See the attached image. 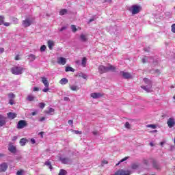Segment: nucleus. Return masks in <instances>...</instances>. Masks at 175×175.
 I'll use <instances>...</instances> for the list:
<instances>
[{
  "instance_id": "nucleus-16",
  "label": "nucleus",
  "mask_w": 175,
  "mask_h": 175,
  "mask_svg": "<svg viewBox=\"0 0 175 175\" xmlns=\"http://www.w3.org/2000/svg\"><path fill=\"white\" fill-rule=\"evenodd\" d=\"M8 150L10 152H12V154H16V146H14V145L10 144L8 147Z\"/></svg>"
},
{
  "instance_id": "nucleus-59",
  "label": "nucleus",
  "mask_w": 175,
  "mask_h": 175,
  "mask_svg": "<svg viewBox=\"0 0 175 175\" xmlns=\"http://www.w3.org/2000/svg\"><path fill=\"white\" fill-rule=\"evenodd\" d=\"M66 28V27H63L60 29V31H64V29Z\"/></svg>"
},
{
  "instance_id": "nucleus-1",
  "label": "nucleus",
  "mask_w": 175,
  "mask_h": 175,
  "mask_svg": "<svg viewBox=\"0 0 175 175\" xmlns=\"http://www.w3.org/2000/svg\"><path fill=\"white\" fill-rule=\"evenodd\" d=\"M144 83H145V84H148V85L142 86V90H144L146 92H151V88L152 87V83H151V81L147 78H144Z\"/></svg>"
},
{
  "instance_id": "nucleus-46",
  "label": "nucleus",
  "mask_w": 175,
  "mask_h": 175,
  "mask_svg": "<svg viewBox=\"0 0 175 175\" xmlns=\"http://www.w3.org/2000/svg\"><path fill=\"white\" fill-rule=\"evenodd\" d=\"M64 99L66 102H70V99L69 98V97H64Z\"/></svg>"
},
{
  "instance_id": "nucleus-35",
  "label": "nucleus",
  "mask_w": 175,
  "mask_h": 175,
  "mask_svg": "<svg viewBox=\"0 0 175 175\" xmlns=\"http://www.w3.org/2000/svg\"><path fill=\"white\" fill-rule=\"evenodd\" d=\"M71 29L72 31V32H76V31H77V28H76V25H71Z\"/></svg>"
},
{
  "instance_id": "nucleus-49",
  "label": "nucleus",
  "mask_w": 175,
  "mask_h": 175,
  "mask_svg": "<svg viewBox=\"0 0 175 175\" xmlns=\"http://www.w3.org/2000/svg\"><path fill=\"white\" fill-rule=\"evenodd\" d=\"M9 103L10 105H14V101L13 100V99H10Z\"/></svg>"
},
{
  "instance_id": "nucleus-63",
  "label": "nucleus",
  "mask_w": 175,
  "mask_h": 175,
  "mask_svg": "<svg viewBox=\"0 0 175 175\" xmlns=\"http://www.w3.org/2000/svg\"><path fill=\"white\" fill-rule=\"evenodd\" d=\"M150 146H151V147H153L154 146V144L152 142H150Z\"/></svg>"
},
{
  "instance_id": "nucleus-44",
  "label": "nucleus",
  "mask_w": 175,
  "mask_h": 175,
  "mask_svg": "<svg viewBox=\"0 0 175 175\" xmlns=\"http://www.w3.org/2000/svg\"><path fill=\"white\" fill-rule=\"evenodd\" d=\"M137 167H139V166L137 165H136V164H133L132 165V169L136 170V169H137Z\"/></svg>"
},
{
  "instance_id": "nucleus-39",
  "label": "nucleus",
  "mask_w": 175,
  "mask_h": 175,
  "mask_svg": "<svg viewBox=\"0 0 175 175\" xmlns=\"http://www.w3.org/2000/svg\"><path fill=\"white\" fill-rule=\"evenodd\" d=\"M49 91H50V88H49V87H45V88L42 90L43 92H49Z\"/></svg>"
},
{
  "instance_id": "nucleus-7",
  "label": "nucleus",
  "mask_w": 175,
  "mask_h": 175,
  "mask_svg": "<svg viewBox=\"0 0 175 175\" xmlns=\"http://www.w3.org/2000/svg\"><path fill=\"white\" fill-rule=\"evenodd\" d=\"M142 64H146L147 62H154V59L152 57H148L147 56H144L142 59Z\"/></svg>"
},
{
  "instance_id": "nucleus-33",
  "label": "nucleus",
  "mask_w": 175,
  "mask_h": 175,
  "mask_svg": "<svg viewBox=\"0 0 175 175\" xmlns=\"http://www.w3.org/2000/svg\"><path fill=\"white\" fill-rule=\"evenodd\" d=\"M70 89L72 91H77V86H76V85H70Z\"/></svg>"
},
{
  "instance_id": "nucleus-55",
  "label": "nucleus",
  "mask_w": 175,
  "mask_h": 175,
  "mask_svg": "<svg viewBox=\"0 0 175 175\" xmlns=\"http://www.w3.org/2000/svg\"><path fill=\"white\" fill-rule=\"evenodd\" d=\"M33 91H39V88H33Z\"/></svg>"
},
{
  "instance_id": "nucleus-25",
  "label": "nucleus",
  "mask_w": 175,
  "mask_h": 175,
  "mask_svg": "<svg viewBox=\"0 0 175 175\" xmlns=\"http://www.w3.org/2000/svg\"><path fill=\"white\" fill-rule=\"evenodd\" d=\"M67 13H68V10L66 9H62L59 12L60 16H64V14H66Z\"/></svg>"
},
{
  "instance_id": "nucleus-14",
  "label": "nucleus",
  "mask_w": 175,
  "mask_h": 175,
  "mask_svg": "<svg viewBox=\"0 0 175 175\" xmlns=\"http://www.w3.org/2000/svg\"><path fill=\"white\" fill-rule=\"evenodd\" d=\"M5 170H8V163H3L0 165V172H5Z\"/></svg>"
},
{
  "instance_id": "nucleus-29",
  "label": "nucleus",
  "mask_w": 175,
  "mask_h": 175,
  "mask_svg": "<svg viewBox=\"0 0 175 175\" xmlns=\"http://www.w3.org/2000/svg\"><path fill=\"white\" fill-rule=\"evenodd\" d=\"M29 57L30 58V61H31V62H33V61H35V59H36V56H35V55H33V54H30L29 55Z\"/></svg>"
},
{
  "instance_id": "nucleus-5",
  "label": "nucleus",
  "mask_w": 175,
  "mask_h": 175,
  "mask_svg": "<svg viewBox=\"0 0 175 175\" xmlns=\"http://www.w3.org/2000/svg\"><path fill=\"white\" fill-rule=\"evenodd\" d=\"M32 23H33V19L32 18H27L25 21H23L22 25L23 27H29Z\"/></svg>"
},
{
  "instance_id": "nucleus-54",
  "label": "nucleus",
  "mask_w": 175,
  "mask_h": 175,
  "mask_svg": "<svg viewBox=\"0 0 175 175\" xmlns=\"http://www.w3.org/2000/svg\"><path fill=\"white\" fill-rule=\"evenodd\" d=\"M15 140H17V136H14L12 137V142H15Z\"/></svg>"
},
{
  "instance_id": "nucleus-9",
  "label": "nucleus",
  "mask_w": 175,
  "mask_h": 175,
  "mask_svg": "<svg viewBox=\"0 0 175 175\" xmlns=\"http://www.w3.org/2000/svg\"><path fill=\"white\" fill-rule=\"evenodd\" d=\"M57 62L59 65H65V64H66V59L62 57H57Z\"/></svg>"
},
{
  "instance_id": "nucleus-40",
  "label": "nucleus",
  "mask_w": 175,
  "mask_h": 175,
  "mask_svg": "<svg viewBox=\"0 0 175 175\" xmlns=\"http://www.w3.org/2000/svg\"><path fill=\"white\" fill-rule=\"evenodd\" d=\"M72 132H74V133H75V135H81V131L72 130Z\"/></svg>"
},
{
  "instance_id": "nucleus-20",
  "label": "nucleus",
  "mask_w": 175,
  "mask_h": 175,
  "mask_svg": "<svg viewBox=\"0 0 175 175\" xmlns=\"http://www.w3.org/2000/svg\"><path fill=\"white\" fill-rule=\"evenodd\" d=\"M27 100H29V102H33V100H35V96L32 94H29L27 97Z\"/></svg>"
},
{
  "instance_id": "nucleus-18",
  "label": "nucleus",
  "mask_w": 175,
  "mask_h": 175,
  "mask_svg": "<svg viewBox=\"0 0 175 175\" xmlns=\"http://www.w3.org/2000/svg\"><path fill=\"white\" fill-rule=\"evenodd\" d=\"M48 47L49 50H53V47H54V41L49 40L48 41Z\"/></svg>"
},
{
  "instance_id": "nucleus-26",
  "label": "nucleus",
  "mask_w": 175,
  "mask_h": 175,
  "mask_svg": "<svg viewBox=\"0 0 175 175\" xmlns=\"http://www.w3.org/2000/svg\"><path fill=\"white\" fill-rule=\"evenodd\" d=\"M54 111H55L54 109L49 108V109L46 111V113L50 114L51 116H53L54 114Z\"/></svg>"
},
{
  "instance_id": "nucleus-48",
  "label": "nucleus",
  "mask_w": 175,
  "mask_h": 175,
  "mask_svg": "<svg viewBox=\"0 0 175 175\" xmlns=\"http://www.w3.org/2000/svg\"><path fill=\"white\" fill-rule=\"evenodd\" d=\"M81 77H82V79H87V75L85 74H81Z\"/></svg>"
},
{
  "instance_id": "nucleus-3",
  "label": "nucleus",
  "mask_w": 175,
  "mask_h": 175,
  "mask_svg": "<svg viewBox=\"0 0 175 175\" xmlns=\"http://www.w3.org/2000/svg\"><path fill=\"white\" fill-rule=\"evenodd\" d=\"M129 10L133 15L137 14L140 13V10H142V7L139 5H133L129 9Z\"/></svg>"
},
{
  "instance_id": "nucleus-19",
  "label": "nucleus",
  "mask_w": 175,
  "mask_h": 175,
  "mask_svg": "<svg viewBox=\"0 0 175 175\" xmlns=\"http://www.w3.org/2000/svg\"><path fill=\"white\" fill-rule=\"evenodd\" d=\"M68 79L66 78H62L60 81H59V84H62V85H65V84H68Z\"/></svg>"
},
{
  "instance_id": "nucleus-24",
  "label": "nucleus",
  "mask_w": 175,
  "mask_h": 175,
  "mask_svg": "<svg viewBox=\"0 0 175 175\" xmlns=\"http://www.w3.org/2000/svg\"><path fill=\"white\" fill-rule=\"evenodd\" d=\"M87 65V57H83L82 62H81V66H83V68H85Z\"/></svg>"
},
{
  "instance_id": "nucleus-23",
  "label": "nucleus",
  "mask_w": 175,
  "mask_h": 175,
  "mask_svg": "<svg viewBox=\"0 0 175 175\" xmlns=\"http://www.w3.org/2000/svg\"><path fill=\"white\" fill-rule=\"evenodd\" d=\"M20 144L22 147H23V146H25V144H27V139H25V138H22L21 140H20Z\"/></svg>"
},
{
  "instance_id": "nucleus-32",
  "label": "nucleus",
  "mask_w": 175,
  "mask_h": 175,
  "mask_svg": "<svg viewBox=\"0 0 175 175\" xmlns=\"http://www.w3.org/2000/svg\"><path fill=\"white\" fill-rule=\"evenodd\" d=\"M5 20V16H0V25H3Z\"/></svg>"
},
{
  "instance_id": "nucleus-52",
  "label": "nucleus",
  "mask_w": 175,
  "mask_h": 175,
  "mask_svg": "<svg viewBox=\"0 0 175 175\" xmlns=\"http://www.w3.org/2000/svg\"><path fill=\"white\" fill-rule=\"evenodd\" d=\"M44 120H46V118L42 117V118H41L39 120V121H40V122H42L44 121Z\"/></svg>"
},
{
  "instance_id": "nucleus-36",
  "label": "nucleus",
  "mask_w": 175,
  "mask_h": 175,
  "mask_svg": "<svg viewBox=\"0 0 175 175\" xmlns=\"http://www.w3.org/2000/svg\"><path fill=\"white\" fill-rule=\"evenodd\" d=\"M147 127L152 128V129H155V128H157V126H155V124H148Z\"/></svg>"
},
{
  "instance_id": "nucleus-8",
  "label": "nucleus",
  "mask_w": 175,
  "mask_h": 175,
  "mask_svg": "<svg viewBox=\"0 0 175 175\" xmlns=\"http://www.w3.org/2000/svg\"><path fill=\"white\" fill-rule=\"evenodd\" d=\"M26 126H27V122H25V120H20L18 122L17 128L18 129H23V128H24Z\"/></svg>"
},
{
  "instance_id": "nucleus-27",
  "label": "nucleus",
  "mask_w": 175,
  "mask_h": 175,
  "mask_svg": "<svg viewBox=\"0 0 175 175\" xmlns=\"http://www.w3.org/2000/svg\"><path fill=\"white\" fill-rule=\"evenodd\" d=\"M68 174V172H66V170L62 169L59 171V175H66Z\"/></svg>"
},
{
  "instance_id": "nucleus-60",
  "label": "nucleus",
  "mask_w": 175,
  "mask_h": 175,
  "mask_svg": "<svg viewBox=\"0 0 175 175\" xmlns=\"http://www.w3.org/2000/svg\"><path fill=\"white\" fill-rule=\"evenodd\" d=\"M16 159H17L18 161H20V159H21V156L18 157L16 158Z\"/></svg>"
},
{
  "instance_id": "nucleus-4",
  "label": "nucleus",
  "mask_w": 175,
  "mask_h": 175,
  "mask_svg": "<svg viewBox=\"0 0 175 175\" xmlns=\"http://www.w3.org/2000/svg\"><path fill=\"white\" fill-rule=\"evenodd\" d=\"M23 67L14 66L11 69V72L13 75H21L23 73Z\"/></svg>"
},
{
  "instance_id": "nucleus-38",
  "label": "nucleus",
  "mask_w": 175,
  "mask_h": 175,
  "mask_svg": "<svg viewBox=\"0 0 175 175\" xmlns=\"http://www.w3.org/2000/svg\"><path fill=\"white\" fill-rule=\"evenodd\" d=\"M16 175H24V171L23 170H19L16 172Z\"/></svg>"
},
{
  "instance_id": "nucleus-13",
  "label": "nucleus",
  "mask_w": 175,
  "mask_h": 175,
  "mask_svg": "<svg viewBox=\"0 0 175 175\" xmlns=\"http://www.w3.org/2000/svg\"><path fill=\"white\" fill-rule=\"evenodd\" d=\"M7 116H8V118H9L10 120H14V118H16V117H17V114L14 113L13 112L8 113Z\"/></svg>"
},
{
  "instance_id": "nucleus-22",
  "label": "nucleus",
  "mask_w": 175,
  "mask_h": 175,
  "mask_svg": "<svg viewBox=\"0 0 175 175\" xmlns=\"http://www.w3.org/2000/svg\"><path fill=\"white\" fill-rule=\"evenodd\" d=\"M80 39L81 42H87V40H88V38H87V36L84 34H81Z\"/></svg>"
},
{
  "instance_id": "nucleus-12",
  "label": "nucleus",
  "mask_w": 175,
  "mask_h": 175,
  "mask_svg": "<svg viewBox=\"0 0 175 175\" xmlns=\"http://www.w3.org/2000/svg\"><path fill=\"white\" fill-rule=\"evenodd\" d=\"M6 124V118L0 115V126H3Z\"/></svg>"
},
{
  "instance_id": "nucleus-17",
  "label": "nucleus",
  "mask_w": 175,
  "mask_h": 175,
  "mask_svg": "<svg viewBox=\"0 0 175 175\" xmlns=\"http://www.w3.org/2000/svg\"><path fill=\"white\" fill-rule=\"evenodd\" d=\"M60 161L62 163H64L65 165H68V163H70V160L68 158L60 157Z\"/></svg>"
},
{
  "instance_id": "nucleus-53",
  "label": "nucleus",
  "mask_w": 175,
  "mask_h": 175,
  "mask_svg": "<svg viewBox=\"0 0 175 175\" xmlns=\"http://www.w3.org/2000/svg\"><path fill=\"white\" fill-rule=\"evenodd\" d=\"M3 51H5V49L1 48L0 49V54H2V53H3Z\"/></svg>"
},
{
  "instance_id": "nucleus-10",
  "label": "nucleus",
  "mask_w": 175,
  "mask_h": 175,
  "mask_svg": "<svg viewBox=\"0 0 175 175\" xmlns=\"http://www.w3.org/2000/svg\"><path fill=\"white\" fill-rule=\"evenodd\" d=\"M42 83L44 84V87H49L50 83H49V80L45 77H41Z\"/></svg>"
},
{
  "instance_id": "nucleus-45",
  "label": "nucleus",
  "mask_w": 175,
  "mask_h": 175,
  "mask_svg": "<svg viewBox=\"0 0 175 175\" xmlns=\"http://www.w3.org/2000/svg\"><path fill=\"white\" fill-rule=\"evenodd\" d=\"M93 135H94V136H96V135H99V132H98V131H94L92 132Z\"/></svg>"
},
{
  "instance_id": "nucleus-34",
  "label": "nucleus",
  "mask_w": 175,
  "mask_h": 175,
  "mask_svg": "<svg viewBox=\"0 0 175 175\" xmlns=\"http://www.w3.org/2000/svg\"><path fill=\"white\" fill-rule=\"evenodd\" d=\"M38 106L40 109H44V106H46V104L44 103H40L38 104Z\"/></svg>"
},
{
  "instance_id": "nucleus-21",
  "label": "nucleus",
  "mask_w": 175,
  "mask_h": 175,
  "mask_svg": "<svg viewBox=\"0 0 175 175\" xmlns=\"http://www.w3.org/2000/svg\"><path fill=\"white\" fill-rule=\"evenodd\" d=\"M44 165L47 166L50 170H53V166L51 165V162H50V161H46Z\"/></svg>"
},
{
  "instance_id": "nucleus-15",
  "label": "nucleus",
  "mask_w": 175,
  "mask_h": 175,
  "mask_svg": "<svg viewBox=\"0 0 175 175\" xmlns=\"http://www.w3.org/2000/svg\"><path fill=\"white\" fill-rule=\"evenodd\" d=\"M90 96L93 98V99H98V98L102 97L103 95L100 93H92Z\"/></svg>"
},
{
  "instance_id": "nucleus-11",
  "label": "nucleus",
  "mask_w": 175,
  "mask_h": 175,
  "mask_svg": "<svg viewBox=\"0 0 175 175\" xmlns=\"http://www.w3.org/2000/svg\"><path fill=\"white\" fill-rule=\"evenodd\" d=\"M120 75L124 77V79H132V75L129 72H121Z\"/></svg>"
},
{
  "instance_id": "nucleus-2",
  "label": "nucleus",
  "mask_w": 175,
  "mask_h": 175,
  "mask_svg": "<svg viewBox=\"0 0 175 175\" xmlns=\"http://www.w3.org/2000/svg\"><path fill=\"white\" fill-rule=\"evenodd\" d=\"M116 68L113 66H109L107 67L105 66H98V72L99 73H106V72H109V70H114Z\"/></svg>"
},
{
  "instance_id": "nucleus-31",
  "label": "nucleus",
  "mask_w": 175,
  "mask_h": 175,
  "mask_svg": "<svg viewBox=\"0 0 175 175\" xmlns=\"http://www.w3.org/2000/svg\"><path fill=\"white\" fill-rule=\"evenodd\" d=\"M8 98L9 99H14V98H16V95H14L13 93H10L8 94Z\"/></svg>"
},
{
  "instance_id": "nucleus-50",
  "label": "nucleus",
  "mask_w": 175,
  "mask_h": 175,
  "mask_svg": "<svg viewBox=\"0 0 175 175\" xmlns=\"http://www.w3.org/2000/svg\"><path fill=\"white\" fill-rule=\"evenodd\" d=\"M3 25H5V27H9V26H10V23H4L3 22Z\"/></svg>"
},
{
  "instance_id": "nucleus-28",
  "label": "nucleus",
  "mask_w": 175,
  "mask_h": 175,
  "mask_svg": "<svg viewBox=\"0 0 175 175\" xmlns=\"http://www.w3.org/2000/svg\"><path fill=\"white\" fill-rule=\"evenodd\" d=\"M129 159V157H126L124 159H122V160H120L117 164L116 166H118V165H120V163H122V162H125V161H126L127 159Z\"/></svg>"
},
{
  "instance_id": "nucleus-51",
  "label": "nucleus",
  "mask_w": 175,
  "mask_h": 175,
  "mask_svg": "<svg viewBox=\"0 0 175 175\" xmlns=\"http://www.w3.org/2000/svg\"><path fill=\"white\" fill-rule=\"evenodd\" d=\"M31 144H35V143H36V141H35V139L33 138L31 139Z\"/></svg>"
},
{
  "instance_id": "nucleus-6",
  "label": "nucleus",
  "mask_w": 175,
  "mask_h": 175,
  "mask_svg": "<svg viewBox=\"0 0 175 175\" xmlns=\"http://www.w3.org/2000/svg\"><path fill=\"white\" fill-rule=\"evenodd\" d=\"M167 124L168 125V127L173 128V126H175V119H174V118H173V117L170 118L167 121Z\"/></svg>"
},
{
  "instance_id": "nucleus-56",
  "label": "nucleus",
  "mask_w": 175,
  "mask_h": 175,
  "mask_svg": "<svg viewBox=\"0 0 175 175\" xmlns=\"http://www.w3.org/2000/svg\"><path fill=\"white\" fill-rule=\"evenodd\" d=\"M155 72H156V73H157V75H161V70H156Z\"/></svg>"
},
{
  "instance_id": "nucleus-47",
  "label": "nucleus",
  "mask_w": 175,
  "mask_h": 175,
  "mask_svg": "<svg viewBox=\"0 0 175 175\" xmlns=\"http://www.w3.org/2000/svg\"><path fill=\"white\" fill-rule=\"evenodd\" d=\"M68 124H69V125H73V120H68Z\"/></svg>"
},
{
  "instance_id": "nucleus-57",
  "label": "nucleus",
  "mask_w": 175,
  "mask_h": 175,
  "mask_svg": "<svg viewBox=\"0 0 175 175\" xmlns=\"http://www.w3.org/2000/svg\"><path fill=\"white\" fill-rule=\"evenodd\" d=\"M16 61H18V59H20V56L16 55L15 57Z\"/></svg>"
},
{
  "instance_id": "nucleus-64",
  "label": "nucleus",
  "mask_w": 175,
  "mask_h": 175,
  "mask_svg": "<svg viewBox=\"0 0 175 175\" xmlns=\"http://www.w3.org/2000/svg\"><path fill=\"white\" fill-rule=\"evenodd\" d=\"M161 146H163V144H165V142H162L160 143Z\"/></svg>"
},
{
  "instance_id": "nucleus-41",
  "label": "nucleus",
  "mask_w": 175,
  "mask_h": 175,
  "mask_svg": "<svg viewBox=\"0 0 175 175\" xmlns=\"http://www.w3.org/2000/svg\"><path fill=\"white\" fill-rule=\"evenodd\" d=\"M171 28H172V32H173V33H175V24H173L171 26Z\"/></svg>"
},
{
  "instance_id": "nucleus-58",
  "label": "nucleus",
  "mask_w": 175,
  "mask_h": 175,
  "mask_svg": "<svg viewBox=\"0 0 175 175\" xmlns=\"http://www.w3.org/2000/svg\"><path fill=\"white\" fill-rule=\"evenodd\" d=\"M144 163H145V165H148V160H144Z\"/></svg>"
},
{
  "instance_id": "nucleus-61",
  "label": "nucleus",
  "mask_w": 175,
  "mask_h": 175,
  "mask_svg": "<svg viewBox=\"0 0 175 175\" xmlns=\"http://www.w3.org/2000/svg\"><path fill=\"white\" fill-rule=\"evenodd\" d=\"M31 116H36V112H32Z\"/></svg>"
},
{
  "instance_id": "nucleus-30",
  "label": "nucleus",
  "mask_w": 175,
  "mask_h": 175,
  "mask_svg": "<svg viewBox=\"0 0 175 175\" xmlns=\"http://www.w3.org/2000/svg\"><path fill=\"white\" fill-rule=\"evenodd\" d=\"M66 72H75V69L72 67H66Z\"/></svg>"
},
{
  "instance_id": "nucleus-62",
  "label": "nucleus",
  "mask_w": 175,
  "mask_h": 175,
  "mask_svg": "<svg viewBox=\"0 0 175 175\" xmlns=\"http://www.w3.org/2000/svg\"><path fill=\"white\" fill-rule=\"evenodd\" d=\"M92 21H94V18H91V19H90V21H89V23H92Z\"/></svg>"
},
{
  "instance_id": "nucleus-42",
  "label": "nucleus",
  "mask_w": 175,
  "mask_h": 175,
  "mask_svg": "<svg viewBox=\"0 0 175 175\" xmlns=\"http://www.w3.org/2000/svg\"><path fill=\"white\" fill-rule=\"evenodd\" d=\"M124 125H125V127L127 128L128 129L131 128V124L128 122H126Z\"/></svg>"
},
{
  "instance_id": "nucleus-43",
  "label": "nucleus",
  "mask_w": 175,
  "mask_h": 175,
  "mask_svg": "<svg viewBox=\"0 0 175 175\" xmlns=\"http://www.w3.org/2000/svg\"><path fill=\"white\" fill-rule=\"evenodd\" d=\"M108 162L106 160H104L101 163V166H105V165H107Z\"/></svg>"
},
{
  "instance_id": "nucleus-37",
  "label": "nucleus",
  "mask_w": 175,
  "mask_h": 175,
  "mask_svg": "<svg viewBox=\"0 0 175 175\" xmlns=\"http://www.w3.org/2000/svg\"><path fill=\"white\" fill-rule=\"evenodd\" d=\"M46 45H42L41 47H40V51L41 52H43V51H46Z\"/></svg>"
}]
</instances>
